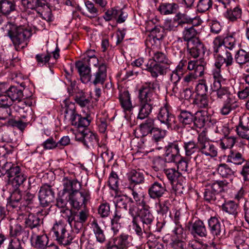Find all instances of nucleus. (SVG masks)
<instances>
[{"label":"nucleus","instance_id":"bf43d9fd","mask_svg":"<svg viewBox=\"0 0 249 249\" xmlns=\"http://www.w3.org/2000/svg\"><path fill=\"white\" fill-rule=\"evenodd\" d=\"M213 5L212 0H199L196 8L197 11L200 13L209 10Z\"/></svg>","mask_w":249,"mask_h":249},{"label":"nucleus","instance_id":"5fc2aeb1","mask_svg":"<svg viewBox=\"0 0 249 249\" xmlns=\"http://www.w3.org/2000/svg\"><path fill=\"white\" fill-rule=\"evenodd\" d=\"M149 60H153L157 63H160L163 65H167L169 66L171 61L168 59L166 55L160 52H153V56L152 59Z\"/></svg>","mask_w":249,"mask_h":249},{"label":"nucleus","instance_id":"09e8293b","mask_svg":"<svg viewBox=\"0 0 249 249\" xmlns=\"http://www.w3.org/2000/svg\"><path fill=\"white\" fill-rule=\"evenodd\" d=\"M236 137L233 136L225 135L219 143L220 147L223 149L231 148L236 142Z\"/></svg>","mask_w":249,"mask_h":249},{"label":"nucleus","instance_id":"8fccbe9b","mask_svg":"<svg viewBox=\"0 0 249 249\" xmlns=\"http://www.w3.org/2000/svg\"><path fill=\"white\" fill-rule=\"evenodd\" d=\"M147 245L149 249H165L163 244L160 242L155 236L149 233L147 236Z\"/></svg>","mask_w":249,"mask_h":249},{"label":"nucleus","instance_id":"a19ab883","mask_svg":"<svg viewBox=\"0 0 249 249\" xmlns=\"http://www.w3.org/2000/svg\"><path fill=\"white\" fill-rule=\"evenodd\" d=\"M73 96L75 103L82 107H87L90 103L89 97L82 90L77 92Z\"/></svg>","mask_w":249,"mask_h":249},{"label":"nucleus","instance_id":"a211bd4d","mask_svg":"<svg viewBox=\"0 0 249 249\" xmlns=\"http://www.w3.org/2000/svg\"><path fill=\"white\" fill-rule=\"evenodd\" d=\"M167 192L166 185L162 181H155L149 186L148 193L150 198L159 199L162 197Z\"/></svg>","mask_w":249,"mask_h":249},{"label":"nucleus","instance_id":"69168bd1","mask_svg":"<svg viewBox=\"0 0 249 249\" xmlns=\"http://www.w3.org/2000/svg\"><path fill=\"white\" fill-rule=\"evenodd\" d=\"M225 50H232L235 47V38L232 35L226 36L223 39Z\"/></svg>","mask_w":249,"mask_h":249},{"label":"nucleus","instance_id":"2eb2a0df","mask_svg":"<svg viewBox=\"0 0 249 249\" xmlns=\"http://www.w3.org/2000/svg\"><path fill=\"white\" fill-rule=\"evenodd\" d=\"M169 66L167 65L157 63L153 60H149L146 64L145 70L150 73L151 76L157 78L159 75H164L166 74Z\"/></svg>","mask_w":249,"mask_h":249},{"label":"nucleus","instance_id":"4c0bfd02","mask_svg":"<svg viewBox=\"0 0 249 249\" xmlns=\"http://www.w3.org/2000/svg\"><path fill=\"white\" fill-rule=\"evenodd\" d=\"M153 103H141L139 107L137 119L143 120L147 118L151 113Z\"/></svg>","mask_w":249,"mask_h":249},{"label":"nucleus","instance_id":"9d476101","mask_svg":"<svg viewBox=\"0 0 249 249\" xmlns=\"http://www.w3.org/2000/svg\"><path fill=\"white\" fill-rule=\"evenodd\" d=\"M231 93L229 88L222 87L219 80H215L213 84V90L211 94V100L212 101L217 100L222 102L234 97Z\"/></svg>","mask_w":249,"mask_h":249},{"label":"nucleus","instance_id":"f3484780","mask_svg":"<svg viewBox=\"0 0 249 249\" xmlns=\"http://www.w3.org/2000/svg\"><path fill=\"white\" fill-rule=\"evenodd\" d=\"M76 139L77 141L81 142L88 148L93 147L98 142L96 136L85 128L77 134Z\"/></svg>","mask_w":249,"mask_h":249},{"label":"nucleus","instance_id":"9b49d317","mask_svg":"<svg viewBox=\"0 0 249 249\" xmlns=\"http://www.w3.org/2000/svg\"><path fill=\"white\" fill-rule=\"evenodd\" d=\"M208 228L210 233L214 238L218 239H224L227 237L226 235L225 227L218 218L211 217L208 220Z\"/></svg>","mask_w":249,"mask_h":249},{"label":"nucleus","instance_id":"aec40b11","mask_svg":"<svg viewBox=\"0 0 249 249\" xmlns=\"http://www.w3.org/2000/svg\"><path fill=\"white\" fill-rule=\"evenodd\" d=\"M63 194L68 193V196L70 194L76 193L80 191L81 188V184L76 179H71L68 177H64L62 180Z\"/></svg>","mask_w":249,"mask_h":249},{"label":"nucleus","instance_id":"774afa93","mask_svg":"<svg viewBox=\"0 0 249 249\" xmlns=\"http://www.w3.org/2000/svg\"><path fill=\"white\" fill-rule=\"evenodd\" d=\"M63 103L65 107L64 111L65 113V118H66L67 116H70V115L76 112L75 104L74 103L70 102L69 100L67 99L65 100Z\"/></svg>","mask_w":249,"mask_h":249},{"label":"nucleus","instance_id":"bb28decb","mask_svg":"<svg viewBox=\"0 0 249 249\" xmlns=\"http://www.w3.org/2000/svg\"><path fill=\"white\" fill-rule=\"evenodd\" d=\"M187 50L194 58H197L205 52L204 44L199 39H195L193 42L187 43Z\"/></svg>","mask_w":249,"mask_h":249},{"label":"nucleus","instance_id":"0e129e2a","mask_svg":"<svg viewBox=\"0 0 249 249\" xmlns=\"http://www.w3.org/2000/svg\"><path fill=\"white\" fill-rule=\"evenodd\" d=\"M196 92L198 96L207 95L208 87L205 80H201L196 86Z\"/></svg>","mask_w":249,"mask_h":249},{"label":"nucleus","instance_id":"49530a36","mask_svg":"<svg viewBox=\"0 0 249 249\" xmlns=\"http://www.w3.org/2000/svg\"><path fill=\"white\" fill-rule=\"evenodd\" d=\"M178 119L179 122L183 124H190L194 119V114L186 110H181L178 115Z\"/></svg>","mask_w":249,"mask_h":249},{"label":"nucleus","instance_id":"680f3d73","mask_svg":"<svg viewBox=\"0 0 249 249\" xmlns=\"http://www.w3.org/2000/svg\"><path fill=\"white\" fill-rule=\"evenodd\" d=\"M194 103L199 108H207L209 107L207 95L198 96L194 100Z\"/></svg>","mask_w":249,"mask_h":249},{"label":"nucleus","instance_id":"58836bf2","mask_svg":"<svg viewBox=\"0 0 249 249\" xmlns=\"http://www.w3.org/2000/svg\"><path fill=\"white\" fill-rule=\"evenodd\" d=\"M152 21L147 22L146 29L150 32L151 35L153 36V39L156 38L157 40H160L162 39L164 37V28L160 26H155L154 28H150L149 26L153 25Z\"/></svg>","mask_w":249,"mask_h":249},{"label":"nucleus","instance_id":"79ce46f5","mask_svg":"<svg viewBox=\"0 0 249 249\" xmlns=\"http://www.w3.org/2000/svg\"><path fill=\"white\" fill-rule=\"evenodd\" d=\"M183 148L185 150V155L190 156L199 150V143L198 136L197 142L196 143L194 141H190L184 142Z\"/></svg>","mask_w":249,"mask_h":249},{"label":"nucleus","instance_id":"5701e85b","mask_svg":"<svg viewBox=\"0 0 249 249\" xmlns=\"http://www.w3.org/2000/svg\"><path fill=\"white\" fill-rule=\"evenodd\" d=\"M174 18L177 21V24L180 27H183L186 24H194V21L197 20L196 25H199L201 23V20L199 17L191 18L186 12H178L175 14Z\"/></svg>","mask_w":249,"mask_h":249},{"label":"nucleus","instance_id":"13d9d810","mask_svg":"<svg viewBox=\"0 0 249 249\" xmlns=\"http://www.w3.org/2000/svg\"><path fill=\"white\" fill-rule=\"evenodd\" d=\"M164 172L171 184L176 182L181 176V174L178 170L173 168L165 169Z\"/></svg>","mask_w":249,"mask_h":249},{"label":"nucleus","instance_id":"473e14b6","mask_svg":"<svg viewBox=\"0 0 249 249\" xmlns=\"http://www.w3.org/2000/svg\"><path fill=\"white\" fill-rule=\"evenodd\" d=\"M156 126L155 120L151 118H147L139 125V129L142 137L150 134Z\"/></svg>","mask_w":249,"mask_h":249},{"label":"nucleus","instance_id":"412c9836","mask_svg":"<svg viewBox=\"0 0 249 249\" xmlns=\"http://www.w3.org/2000/svg\"><path fill=\"white\" fill-rule=\"evenodd\" d=\"M22 5L27 9L34 10L41 15V11L48 7L46 0H20Z\"/></svg>","mask_w":249,"mask_h":249},{"label":"nucleus","instance_id":"f704fd0d","mask_svg":"<svg viewBox=\"0 0 249 249\" xmlns=\"http://www.w3.org/2000/svg\"><path fill=\"white\" fill-rule=\"evenodd\" d=\"M194 25H196V24L194 23L189 27H185L182 32V39L187 43L193 42L195 39H199L196 37L197 32L195 29Z\"/></svg>","mask_w":249,"mask_h":249},{"label":"nucleus","instance_id":"f03ea898","mask_svg":"<svg viewBox=\"0 0 249 249\" xmlns=\"http://www.w3.org/2000/svg\"><path fill=\"white\" fill-rule=\"evenodd\" d=\"M213 53L215 58L214 66L218 72L225 65L229 72H234L231 67L234 63L232 55L228 50H225L223 39L219 36L215 37L213 41Z\"/></svg>","mask_w":249,"mask_h":249},{"label":"nucleus","instance_id":"de8ad7c7","mask_svg":"<svg viewBox=\"0 0 249 249\" xmlns=\"http://www.w3.org/2000/svg\"><path fill=\"white\" fill-rule=\"evenodd\" d=\"M129 181L135 184L142 183L144 181V176L140 170L131 171L128 175Z\"/></svg>","mask_w":249,"mask_h":249},{"label":"nucleus","instance_id":"864d4df0","mask_svg":"<svg viewBox=\"0 0 249 249\" xmlns=\"http://www.w3.org/2000/svg\"><path fill=\"white\" fill-rule=\"evenodd\" d=\"M152 137V140L156 144L161 142L165 136V131L158 127L157 126L152 130L150 134Z\"/></svg>","mask_w":249,"mask_h":249},{"label":"nucleus","instance_id":"6e6552de","mask_svg":"<svg viewBox=\"0 0 249 249\" xmlns=\"http://www.w3.org/2000/svg\"><path fill=\"white\" fill-rule=\"evenodd\" d=\"M133 237L124 232L110 238L106 245V249H128L132 247Z\"/></svg>","mask_w":249,"mask_h":249},{"label":"nucleus","instance_id":"c9c22d12","mask_svg":"<svg viewBox=\"0 0 249 249\" xmlns=\"http://www.w3.org/2000/svg\"><path fill=\"white\" fill-rule=\"evenodd\" d=\"M223 104L220 110V113L223 115H227L234 110L238 106L235 100V97L222 101Z\"/></svg>","mask_w":249,"mask_h":249},{"label":"nucleus","instance_id":"052dcab7","mask_svg":"<svg viewBox=\"0 0 249 249\" xmlns=\"http://www.w3.org/2000/svg\"><path fill=\"white\" fill-rule=\"evenodd\" d=\"M27 178V176L23 172L17 176L16 178H12L11 182L14 188L18 189L26 180Z\"/></svg>","mask_w":249,"mask_h":249},{"label":"nucleus","instance_id":"c756f323","mask_svg":"<svg viewBox=\"0 0 249 249\" xmlns=\"http://www.w3.org/2000/svg\"><path fill=\"white\" fill-rule=\"evenodd\" d=\"M119 101L123 108L125 111L130 112L133 108L128 91L124 89L121 90L119 96Z\"/></svg>","mask_w":249,"mask_h":249},{"label":"nucleus","instance_id":"f257e3e1","mask_svg":"<svg viewBox=\"0 0 249 249\" xmlns=\"http://www.w3.org/2000/svg\"><path fill=\"white\" fill-rule=\"evenodd\" d=\"M6 27L7 35L10 38L15 49L20 51L26 47L32 35L31 28L22 25L8 22Z\"/></svg>","mask_w":249,"mask_h":249},{"label":"nucleus","instance_id":"37998d69","mask_svg":"<svg viewBox=\"0 0 249 249\" xmlns=\"http://www.w3.org/2000/svg\"><path fill=\"white\" fill-rule=\"evenodd\" d=\"M246 161V160L241 153L232 150L231 151L227 158V162L236 165H241Z\"/></svg>","mask_w":249,"mask_h":249},{"label":"nucleus","instance_id":"f8f14e48","mask_svg":"<svg viewBox=\"0 0 249 249\" xmlns=\"http://www.w3.org/2000/svg\"><path fill=\"white\" fill-rule=\"evenodd\" d=\"M199 150L204 155L211 158H214L217 156V149L213 144L209 142L204 133H201L198 135Z\"/></svg>","mask_w":249,"mask_h":249},{"label":"nucleus","instance_id":"b1692460","mask_svg":"<svg viewBox=\"0 0 249 249\" xmlns=\"http://www.w3.org/2000/svg\"><path fill=\"white\" fill-rule=\"evenodd\" d=\"M23 172L19 166L15 165L11 162H6L0 168L1 175H6L10 181L12 178H16Z\"/></svg>","mask_w":249,"mask_h":249},{"label":"nucleus","instance_id":"a878e982","mask_svg":"<svg viewBox=\"0 0 249 249\" xmlns=\"http://www.w3.org/2000/svg\"><path fill=\"white\" fill-rule=\"evenodd\" d=\"M75 67L80 76V79L82 83L86 84L91 80L90 68L84 62L79 61L75 63Z\"/></svg>","mask_w":249,"mask_h":249},{"label":"nucleus","instance_id":"72a5a7b5","mask_svg":"<svg viewBox=\"0 0 249 249\" xmlns=\"http://www.w3.org/2000/svg\"><path fill=\"white\" fill-rule=\"evenodd\" d=\"M91 228L95 236L96 241L100 243H104L106 237L104 231L102 229L96 220H93L91 223Z\"/></svg>","mask_w":249,"mask_h":249},{"label":"nucleus","instance_id":"ddd939ff","mask_svg":"<svg viewBox=\"0 0 249 249\" xmlns=\"http://www.w3.org/2000/svg\"><path fill=\"white\" fill-rule=\"evenodd\" d=\"M38 198L42 207L49 206L54 199V192L52 186L48 184H44L41 186L39 192Z\"/></svg>","mask_w":249,"mask_h":249},{"label":"nucleus","instance_id":"39448f33","mask_svg":"<svg viewBox=\"0 0 249 249\" xmlns=\"http://www.w3.org/2000/svg\"><path fill=\"white\" fill-rule=\"evenodd\" d=\"M52 230L59 244L68 246V249H78L77 241H73L72 235L66 230L63 224L60 222L54 224Z\"/></svg>","mask_w":249,"mask_h":249},{"label":"nucleus","instance_id":"dca6fc26","mask_svg":"<svg viewBox=\"0 0 249 249\" xmlns=\"http://www.w3.org/2000/svg\"><path fill=\"white\" fill-rule=\"evenodd\" d=\"M148 205L146 207H142L139 212V217L143 226V231L145 233H148L151 231L154 217L149 210Z\"/></svg>","mask_w":249,"mask_h":249},{"label":"nucleus","instance_id":"393cba45","mask_svg":"<svg viewBox=\"0 0 249 249\" xmlns=\"http://www.w3.org/2000/svg\"><path fill=\"white\" fill-rule=\"evenodd\" d=\"M242 9L240 5L236 3L230 6L224 13V17L229 21L234 22L241 18Z\"/></svg>","mask_w":249,"mask_h":249},{"label":"nucleus","instance_id":"4d7b16f0","mask_svg":"<svg viewBox=\"0 0 249 249\" xmlns=\"http://www.w3.org/2000/svg\"><path fill=\"white\" fill-rule=\"evenodd\" d=\"M217 171L218 174L223 178H229L234 174L232 169L226 163L219 164Z\"/></svg>","mask_w":249,"mask_h":249},{"label":"nucleus","instance_id":"4be33fe9","mask_svg":"<svg viewBox=\"0 0 249 249\" xmlns=\"http://www.w3.org/2000/svg\"><path fill=\"white\" fill-rule=\"evenodd\" d=\"M24 223L26 228H28L32 230V234L34 235L36 231L41 230L43 224L42 220L35 213H29L25 219Z\"/></svg>","mask_w":249,"mask_h":249},{"label":"nucleus","instance_id":"6ab92c4d","mask_svg":"<svg viewBox=\"0 0 249 249\" xmlns=\"http://www.w3.org/2000/svg\"><path fill=\"white\" fill-rule=\"evenodd\" d=\"M188 229L190 233L194 236L206 237L208 231L203 222L200 219H196L194 222H189Z\"/></svg>","mask_w":249,"mask_h":249},{"label":"nucleus","instance_id":"0eeeda50","mask_svg":"<svg viewBox=\"0 0 249 249\" xmlns=\"http://www.w3.org/2000/svg\"><path fill=\"white\" fill-rule=\"evenodd\" d=\"M159 82L157 80L153 82H145L139 91V98L141 103H153L156 95V90L160 89Z\"/></svg>","mask_w":249,"mask_h":249},{"label":"nucleus","instance_id":"ea45409f","mask_svg":"<svg viewBox=\"0 0 249 249\" xmlns=\"http://www.w3.org/2000/svg\"><path fill=\"white\" fill-rule=\"evenodd\" d=\"M235 62L240 66H243L249 63V51L240 49L236 52L234 55Z\"/></svg>","mask_w":249,"mask_h":249},{"label":"nucleus","instance_id":"7c9ffc66","mask_svg":"<svg viewBox=\"0 0 249 249\" xmlns=\"http://www.w3.org/2000/svg\"><path fill=\"white\" fill-rule=\"evenodd\" d=\"M4 92L13 102H20L24 96L22 89L18 86H11L7 89H6Z\"/></svg>","mask_w":249,"mask_h":249},{"label":"nucleus","instance_id":"c03bdc74","mask_svg":"<svg viewBox=\"0 0 249 249\" xmlns=\"http://www.w3.org/2000/svg\"><path fill=\"white\" fill-rule=\"evenodd\" d=\"M227 236L234 237V242L236 246L241 245L245 242V237L242 231H238L235 228L229 231Z\"/></svg>","mask_w":249,"mask_h":249},{"label":"nucleus","instance_id":"7ed1b4c3","mask_svg":"<svg viewBox=\"0 0 249 249\" xmlns=\"http://www.w3.org/2000/svg\"><path fill=\"white\" fill-rule=\"evenodd\" d=\"M229 183L227 180L216 181L206 186L203 193L204 200L211 203L218 204L222 194L228 190Z\"/></svg>","mask_w":249,"mask_h":249},{"label":"nucleus","instance_id":"423d86ee","mask_svg":"<svg viewBox=\"0 0 249 249\" xmlns=\"http://www.w3.org/2000/svg\"><path fill=\"white\" fill-rule=\"evenodd\" d=\"M157 117L161 124L168 129L177 130L180 127L175 116L171 112V107L167 104L160 108Z\"/></svg>","mask_w":249,"mask_h":249},{"label":"nucleus","instance_id":"338daca9","mask_svg":"<svg viewBox=\"0 0 249 249\" xmlns=\"http://www.w3.org/2000/svg\"><path fill=\"white\" fill-rule=\"evenodd\" d=\"M41 146L45 150H53L57 149V142L53 137H50L46 140L42 144Z\"/></svg>","mask_w":249,"mask_h":249},{"label":"nucleus","instance_id":"603ef678","mask_svg":"<svg viewBox=\"0 0 249 249\" xmlns=\"http://www.w3.org/2000/svg\"><path fill=\"white\" fill-rule=\"evenodd\" d=\"M206 112L203 111H197L194 115V119L193 123L197 127L201 128L203 127L206 123Z\"/></svg>","mask_w":249,"mask_h":249},{"label":"nucleus","instance_id":"2f4dec72","mask_svg":"<svg viewBox=\"0 0 249 249\" xmlns=\"http://www.w3.org/2000/svg\"><path fill=\"white\" fill-rule=\"evenodd\" d=\"M178 5L175 2H162L158 7L160 13L163 15L175 14L178 9Z\"/></svg>","mask_w":249,"mask_h":249},{"label":"nucleus","instance_id":"6e6d98bb","mask_svg":"<svg viewBox=\"0 0 249 249\" xmlns=\"http://www.w3.org/2000/svg\"><path fill=\"white\" fill-rule=\"evenodd\" d=\"M238 206L233 201L225 202L222 205V210L230 214L235 216L238 212L237 211Z\"/></svg>","mask_w":249,"mask_h":249},{"label":"nucleus","instance_id":"e433bc0d","mask_svg":"<svg viewBox=\"0 0 249 249\" xmlns=\"http://www.w3.org/2000/svg\"><path fill=\"white\" fill-rule=\"evenodd\" d=\"M16 10V5L13 1L0 0V14L8 16Z\"/></svg>","mask_w":249,"mask_h":249},{"label":"nucleus","instance_id":"1a4fd4ad","mask_svg":"<svg viewBox=\"0 0 249 249\" xmlns=\"http://www.w3.org/2000/svg\"><path fill=\"white\" fill-rule=\"evenodd\" d=\"M68 197L71 206L78 210L82 207L85 208L91 198L89 191L86 189H82L76 193L70 194Z\"/></svg>","mask_w":249,"mask_h":249},{"label":"nucleus","instance_id":"4468645a","mask_svg":"<svg viewBox=\"0 0 249 249\" xmlns=\"http://www.w3.org/2000/svg\"><path fill=\"white\" fill-rule=\"evenodd\" d=\"M180 142L177 141L170 142L165 147V160L166 162L178 160L180 159L179 149Z\"/></svg>","mask_w":249,"mask_h":249},{"label":"nucleus","instance_id":"c85d7f7f","mask_svg":"<svg viewBox=\"0 0 249 249\" xmlns=\"http://www.w3.org/2000/svg\"><path fill=\"white\" fill-rule=\"evenodd\" d=\"M107 65L102 63L99 65L97 71L93 75L92 83L94 85L103 84L107 78Z\"/></svg>","mask_w":249,"mask_h":249},{"label":"nucleus","instance_id":"20e7f679","mask_svg":"<svg viewBox=\"0 0 249 249\" xmlns=\"http://www.w3.org/2000/svg\"><path fill=\"white\" fill-rule=\"evenodd\" d=\"M65 214V218L70 226L73 228L76 232H78L83 228L84 224L89 216V212L84 208L79 212L66 209L61 211Z\"/></svg>","mask_w":249,"mask_h":249},{"label":"nucleus","instance_id":"a18cd8bd","mask_svg":"<svg viewBox=\"0 0 249 249\" xmlns=\"http://www.w3.org/2000/svg\"><path fill=\"white\" fill-rule=\"evenodd\" d=\"M122 218H123L122 214L118 211L116 210L111 220V229L113 231L114 235L119 232L121 227L119 221Z\"/></svg>","mask_w":249,"mask_h":249},{"label":"nucleus","instance_id":"e2e57ef3","mask_svg":"<svg viewBox=\"0 0 249 249\" xmlns=\"http://www.w3.org/2000/svg\"><path fill=\"white\" fill-rule=\"evenodd\" d=\"M66 78L69 85L67 89L68 92L70 96H73L81 90L76 86V82L75 79L73 80L71 77L69 76H66Z\"/></svg>","mask_w":249,"mask_h":249},{"label":"nucleus","instance_id":"cd10ccee","mask_svg":"<svg viewBox=\"0 0 249 249\" xmlns=\"http://www.w3.org/2000/svg\"><path fill=\"white\" fill-rule=\"evenodd\" d=\"M30 240L32 247L36 249H44L48 245L49 238L46 234L37 235L36 232L32 234Z\"/></svg>","mask_w":249,"mask_h":249},{"label":"nucleus","instance_id":"3c124183","mask_svg":"<svg viewBox=\"0 0 249 249\" xmlns=\"http://www.w3.org/2000/svg\"><path fill=\"white\" fill-rule=\"evenodd\" d=\"M236 132L239 137L249 140V128L245 125L241 120L236 126Z\"/></svg>","mask_w":249,"mask_h":249}]
</instances>
